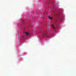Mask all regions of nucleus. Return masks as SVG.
Returning <instances> with one entry per match:
<instances>
[{"mask_svg": "<svg viewBox=\"0 0 76 76\" xmlns=\"http://www.w3.org/2000/svg\"><path fill=\"white\" fill-rule=\"evenodd\" d=\"M49 18L50 19H52V18L51 17H49Z\"/></svg>", "mask_w": 76, "mask_h": 76, "instance_id": "nucleus-4", "label": "nucleus"}, {"mask_svg": "<svg viewBox=\"0 0 76 76\" xmlns=\"http://www.w3.org/2000/svg\"><path fill=\"white\" fill-rule=\"evenodd\" d=\"M25 34H26L27 35H29V33L28 32H25Z\"/></svg>", "mask_w": 76, "mask_h": 76, "instance_id": "nucleus-2", "label": "nucleus"}, {"mask_svg": "<svg viewBox=\"0 0 76 76\" xmlns=\"http://www.w3.org/2000/svg\"><path fill=\"white\" fill-rule=\"evenodd\" d=\"M51 26L53 28V29H54V24H52L51 25Z\"/></svg>", "mask_w": 76, "mask_h": 76, "instance_id": "nucleus-3", "label": "nucleus"}, {"mask_svg": "<svg viewBox=\"0 0 76 76\" xmlns=\"http://www.w3.org/2000/svg\"><path fill=\"white\" fill-rule=\"evenodd\" d=\"M47 37H48V34H47V33H45L43 35V37H44V38L45 37L46 38H47Z\"/></svg>", "mask_w": 76, "mask_h": 76, "instance_id": "nucleus-1", "label": "nucleus"}]
</instances>
